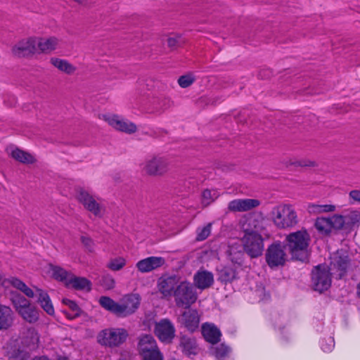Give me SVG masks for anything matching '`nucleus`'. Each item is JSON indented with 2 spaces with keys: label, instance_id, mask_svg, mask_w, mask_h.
<instances>
[{
  "label": "nucleus",
  "instance_id": "bb28decb",
  "mask_svg": "<svg viewBox=\"0 0 360 360\" xmlns=\"http://www.w3.org/2000/svg\"><path fill=\"white\" fill-rule=\"evenodd\" d=\"M66 286L79 290L89 291L91 289V283L89 280L84 277H77L72 274L68 280Z\"/></svg>",
  "mask_w": 360,
  "mask_h": 360
},
{
  "label": "nucleus",
  "instance_id": "dca6fc26",
  "mask_svg": "<svg viewBox=\"0 0 360 360\" xmlns=\"http://www.w3.org/2000/svg\"><path fill=\"white\" fill-rule=\"evenodd\" d=\"M260 201L257 199H236L229 202L228 209L231 212H243L257 207Z\"/></svg>",
  "mask_w": 360,
  "mask_h": 360
},
{
  "label": "nucleus",
  "instance_id": "37998d69",
  "mask_svg": "<svg viewBox=\"0 0 360 360\" xmlns=\"http://www.w3.org/2000/svg\"><path fill=\"white\" fill-rule=\"evenodd\" d=\"M346 228H351L354 224L360 222V213L357 211H354L349 214L345 216Z\"/></svg>",
  "mask_w": 360,
  "mask_h": 360
},
{
  "label": "nucleus",
  "instance_id": "8fccbe9b",
  "mask_svg": "<svg viewBox=\"0 0 360 360\" xmlns=\"http://www.w3.org/2000/svg\"><path fill=\"white\" fill-rule=\"evenodd\" d=\"M295 166H300V167H313L315 165L314 162L309 161V160H299L296 161L292 163Z\"/></svg>",
  "mask_w": 360,
  "mask_h": 360
},
{
  "label": "nucleus",
  "instance_id": "20e7f679",
  "mask_svg": "<svg viewBox=\"0 0 360 360\" xmlns=\"http://www.w3.org/2000/svg\"><path fill=\"white\" fill-rule=\"evenodd\" d=\"M11 301L15 311L23 320L30 323H36L39 320L38 310L25 297L18 293H13Z\"/></svg>",
  "mask_w": 360,
  "mask_h": 360
},
{
  "label": "nucleus",
  "instance_id": "6e6552de",
  "mask_svg": "<svg viewBox=\"0 0 360 360\" xmlns=\"http://www.w3.org/2000/svg\"><path fill=\"white\" fill-rule=\"evenodd\" d=\"M128 333L123 328H108L103 330L98 336L101 345L117 347L122 344L127 339Z\"/></svg>",
  "mask_w": 360,
  "mask_h": 360
},
{
  "label": "nucleus",
  "instance_id": "b1692460",
  "mask_svg": "<svg viewBox=\"0 0 360 360\" xmlns=\"http://www.w3.org/2000/svg\"><path fill=\"white\" fill-rule=\"evenodd\" d=\"M59 44V39L55 37L37 38V51L49 53L55 51Z\"/></svg>",
  "mask_w": 360,
  "mask_h": 360
},
{
  "label": "nucleus",
  "instance_id": "49530a36",
  "mask_svg": "<svg viewBox=\"0 0 360 360\" xmlns=\"http://www.w3.org/2000/svg\"><path fill=\"white\" fill-rule=\"evenodd\" d=\"M334 340L329 338L328 340H323L321 343V349L323 352H330L334 347Z\"/></svg>",
  "mask_w": 360,
  "mask_h": 360
},
{
  "label": "nucleus",
  "instance_id": "5fc2aeb1",
  "mask_svg": "<svg viewBox=\"0 0 360 360\" xmlns=\"http://www.w3.org/2000/svg\"><path fill=\"white\" fill-rule=\"evenodd\" d=\"M59 360H68V359L65 357V358H61Z\"/></svg>",
  "mask_w": 360,
  "mask_h": 360
},
{
  "label": "nucleus",
  "instance_id": "a211bd4d",
  "mask_svg": "<svg viewBox=\"0 0 360 360\" xmlns=\"http://www.w3.org/2000/svg\"><path fill=\"white\" fill-rule=\"evenodd\" d=\"M108 123L117 130L131 134L136 131V126L134 123L120 118L119 116L113 115L105 117Z\"/></svg>",
  "mask_w": 360,
  "mask_h": 360
},
{
  "label": "nucleus",
  "instance_id": "de8ad7c7",
  "mask_svg": "<svg viewBox=\"0 0 360 360\" xmlns=\"http://www.w3.org/2000/svg\"><path fill=\"white\" fill-rule=\"evenodd\" d=\"M9 282L13 287L15 288L16 289L20 291H22V289L26 285V284L24 282H22L21 280L17 278H11L9 280Z\"/></svg>",
  "mask_w": 360,
  "mask_h": 360
},
{
  "label": "nucleus",
  "instance_id": "ea45409f",
  "mask_svg": "<svg viewBox=\"0 0 360 360\" xmlns=\"http://www.w3.org/2000/svg\"><path fill=\"white\" fill-rule=\"evenodd\" d=\"M212 224L209 223L203 227L197 229V236L195 240L197 241H202L207 239L211 233Z\"/></svg>",
  "mask_w": 360,
  "mask_h": 360
},
{
  "label": "nucleus",
  "instance_id": "a19ab883",
  "mask_svg": "<svg viewBox=\"0 0 360 360\" xmlns=\"http://www.w3.org/2000/svg\"><path fill=\"white\" fill-rule=\"evenodd\" d=\"M126 264V260L123 257H117L112 259L108 264L107 266L112 271H120Z\"/></svg>",
  "mask_w": 360,
  "mask_h": 360
},
{
  "label": "nucleus",
  "instance_id": "f257e3e1",
  "mask_svg": "<svg viewBox=\"0 0 360 360\" xmlns=\"http://www.w3.org/2000/svg\"><path fill=\"white\" fill-rule=\"evenodd\" d=\"M285 241L292 258L300 261L307 259L310 236L305 229L290 233Z\"/></svg>",
  "mask_w": 360,
  "mask_h": 360
},
{
  "label": "nucleus",
  "instance_id": "79ce46f5",
  "mask_svg": "<svg viewBox=\"0 0 360 360\" xmlns=\"http://www.w3.org/2000/svg\"><path fill=\"white\" fill-rule=\"evenodd\" d=\"M99 283L101 285L105 290H111L114 288L115 281L113 277L109 274H105L101 278Z\"/></svg>",
  "mask_w": 360,
  "mask_h": 360
},
{
  "label": "nucleus",
  "instance_id": "6ab92c4d",
  "mask_svg": "<svg viewBox=\"0 0 360 360\" xmlns=\"http://www.w3.org/2000/svg\"><path fill=\"white\" fill-rule=\"evenodd\" d=\"M165 262L163 257L152 256L141 259L136 266L140 272L147 273L162 266Z\"/></svg>",
  "mask_w": 360,
  "mask_h": 360
},
{
  "label": "nucleus",
  "instance_id": "7c9ffc66",
  "mask_svg": "<svg viewBox=\"0 0 360 360\" xmlns=\"http://www.w3.org/2000/svg\"><path fill=\"white\" fill-rule=\"evenodd\" d=\"M62 302L65 305L68 306V308L71 310V312H68L66 310H62V312L66 316L68 319L72 320L81 315L82 311L75 301L64 298L63 299Z\"/></svg>",
  "mask_w": 360,
  "mask_h": 360
},
{
  "label": "nucleus",
  "instance_id": "473e14b6",
  "mask_svg": "<svg viewBox=\"0 0 360 360\" xmlns=\"http://www.w3.org/2000/svg\"><path fill=\"white\" fill-rule=\"evenodd\" d=\"M210 352L217 360H225L230 354L231 348L225 344L221 343L216 346H212L210 348Z\"/></svg>",
  "mask_w": 360,
  "mask_h": 360
},
{
  "label": "nucleus",
  "instance_id": "2eb2a0df",
  "mask_svg": "<svg viewBox=\"0 0 360 360\" xmlns=\"http://www.w3.org/2000/svg\"><path fill=\"white\" fill-rule=\"evenodd\" d=\"M78 201L84 207L96 217H101V206L88 191L80 189L77 195Z\"/></svg>",
  "mask_w": 360,
  "mask_h": 360
},
{
  "label": "nucleus",
  "instance_id": "f3484780",
  "mask_svg": "<svg viewBox=\"0 0 360 360\" xmlns=\"http://www.w3.org/2000/svg\"><path fill=\"white\" fill-rule=\"evenodd\" d=\"M37 38H29L20 41L12 49L13 53L19 56H25L37 51Z\"/></svg>",
  "mask_w": 360,
  "mask_h": 360
},
{
  "label": "nucleus",
  "instance_id": "2f4dec72",
  "mask_svg": "<svg viewBox=\"0 0 360 360\" xmlns=\"http://www.w3.org/2000/svg\"><path fill=\"white\" fill-rule=\"evenodd\" d=\"M98 302L103 309L119 316V303L112 298L108 296H101Z\"/></svg>",
  "mask_w": 360,
  "mask_h": 360
},
{
  "label": "nucleus",
  "instance_id": "0eeeda50",
  "mask_svg": "<svg viewBox=\"0 0 360 360\" xmlns=\"http://www.w3.org/2000/svg\"><path fill=\"white\" fill-rule=\"evenodd\" d=\"M173 296L176 306L185 308H189L198 298L193 285L186 281L179 283L174 291Z\"/></svg>",
  "mask_w": 360,
  "mask_h": 360
},
{
  "label": "nucleus",
  "instance_id": "4c0bfd02",
  "mask_svg": "<svg viewBox=\"0 0 360 360\" xmlns=\"http://www.w3.org/2000/svg\"><path fill=\"white\" fill-rule=\"evenodd\" d=\"M331 224V229L335 230H340L346 228L345 216L340 214H334L329 217Z\"/></svg>",
  "mask_w": 360,
  "mask_h": 360
},
{
  "label": "nucleus",
  "instance_id": "4be33fe9",
  "mask_svg": "<svg viewBox=\"0 0 360 360\" xmlns=\"http://www.w3.org/2000/svg\"><path fill=\"white\" fill-rule=\"evenodd\" d=\"M195 285L201 290L210 287L214 283L213 274L206 270L197 271L193 277Z\"/></svg>",
  "mask_w": 360,
  "mask_h": 360
},
{
  "label": "nucleus",
  "instance_id": "3c124183",
  "mask_svg": "<svg viewBox=\"0 0 360 360\" xmlns=\"http://www.w3.org/2000/svg\"><path fill=\"white\" fill-rule=\"evenodd\" d=\"M167 45L171 49H175L179 46V40L174 37H169L167 39Z\"/></svg>",
  "mask_w": 360,
  "mask_h": 360
},
{
  "label": "nucleus",
  "instance_id": "5701e85b",
  "mask_svg": "<svg viewBox=\"0 0 360 360\" xmlns=\"http://www.w3.org/2000/svg\"><path fill=\"white\" fill-rule=\"evenodd\" d=\"M202 334L208 342L214 345L219 342L221 333L213 323H205L202 326Z\"/></svg>",
  "mask_w": 360,
  "mask_h": 360
},
{
  "label": "nucleus",
  "instance_id": "09e8293b",
  "mask_svg": "<svg viewBox=\"0 0 360 360\" xmlns=\"http://www.w3.org/2000/svg\"><path fill=\"white\" fill-rule=\"evenodd\" d=\"M349 198L360 204V190H352L349 193Z\"/></svg>",
  "mask_w": 360,
  "mask_h": 360
},
{
  "label": "nucleus",
  "instance_id": "39448f33",
  "mask_svg": "<svg viewBox=\"0 0 360 360\" xmlns=\"http://www.w3.org/2000/svg\"><path fill=\"white\" fill-rule=\"evenodd\" d=\"M241 241L244 251L251 258H257L262 255L264 240L257 230H245Z\"/></svg>",
  "mask_w": 360,
  "mask_h": 360
},
{
  "label": "nucleus",
  "instance_id": "c756f323",
  "mask_svg": "<svg viewBox=\"0 0 360 360\" xmlns=\"http://www.w3.org/2000/svg\"><path fill=\"white\" fill-rule=\"evenodd\" d=\"M50 63L60 71L63 72L68 75H72L76 70V68L74 65L64 59L53 57L50 59Z\"/></svg>",
  "mask_w": 360,
  "mask_h": 360
},
{
  "label": "nucleus",
  "instance_id": "c85d7f7f",
  "mask_svg": "<svg viewBox=\"0 0 360 360\" xmlns=\"http://www.w3.org/2000/svg\"><path fill=\"white\" fill-rule=\"evenodd\" d=\"M37 292L38 295V302L40 304L42 309L48 314L53 315L54 314V308L47 292L39 288H37Z\"/></svg>",
  "mask_w": 360,
  "mask_h": 360
},
{
  "label": "nucleus",
  "instance_id": "9b49d317",
  "mask_svg": "<svg viewBox=\"0 0 360 360\" xmlns=\"http://www.w3.org/2000/svg\"><path fill=\"white\" fill-rule=\"evenodd\" d=\"M348 255L342 251H337L330 257V263L328 269L331 274L336 276V278L341 279L347 273L349 264Z\"/></svg>",
  "mask_w": 360,
  "mask_h": 360
},
{
  "label": "nucleus",
  "instance_id": "f03ea898",
  "mask_svg": "<svg viewBox=\"0 0 360 360\" xmlns=\"http://www.w3.org/2000/svg\"><path fill=\"white\" fill-rule=\"evenodd\" d=\"M270 214L274 224L279 229H291L298 223L297 212L290 204L274 207Z\"/></svg>",
  "mask_w": 360,
  "mask_h": 360
},
{
  "label": "nucleus",
  "instance_id": "c9c22d12",
  "mask_svg": "<svg viewBox=\"0 0 360 360\" xmlns=\"http://www.w3.org/2000/svg\"><path fill=\"white\" fill-rule=\"evenodd\" d=\"M51 269L52 271L53 277L56 280L63 282L66 285L72 274L58 266H51Z\"/></svg>",
  "mask_w": 360,
  "mask_h": 360
},
{
  "label": "nucleus",
  "instance_id": "e433bc0d",
  "mask_svg": "<svg viewBox=\"0 0 360 360\" xmlns=\"http://www.w3.org/2000/svg\"><path fill=\"white\" fill-rule=\"evenodd\" d=\"M219 195L217 190L205 189L202 193V203L207 206L214 202Z\"/></svg>",
  "mask_w": 360,
  "mask_h": 360
},
{
  "label": "nucleus",
  "instance_id": "864d4df0",
  "mask_svg": "<svg viewBox=\"0 0 360 360\" xmlns=\"http://www.w3.org/2000/svg\"><path fill=\"white\" fill-rule=\"evenodd\" d=\"M356 294H357V296L360 298V281L356 287Z\"/></svg>",
  "mask_w": 360,
  "mask_h": 360
},
{
  "label": "nucleus",
  "instance_id": "4468645a",
  "mask_svg": "<svg viewBox=\"0 0 360 360\" xmlns=\"http://www.w3.org/2000/svg\"><path fill=\"white\" fill-rule=\"evenodd\" d=\"M177 319V322L191 332L195 331L200 323V316L196 309L187 308Z\"/></svg>",
  "mask_w": 360,
  "mask_h": 360
},
{
  "label": "nucleus",
  "instance_id": "a878e982",
  "mask_svg": "<svg viewBox=\"0 0 360 360\" xmlns=\"http://www.w3.org/2000/svg\"><path fill=\"white\" fill-rule=\"evenodd\" d=\"M8 155L15 160L24 163L32 164L34 162V158L29 153L20 150L18 148L11 147L7 149Z\"/></svg>",
  "mask_w": 360,
  "mask_h": 360
},
{
  "label": "nucleus",
  "instance_id": "423d86ee",
  "mask_svg": "<svg viewBox=\"0 0 360 360\" xmlns=\"http://www.w3.org/2000/svg\"><path fill=\"white\" fill-rule=\"evenodd\" d=\"M138 350L143 360H164L155 339L150 335L140 338Z\"/></svg>",
  "mask_w": 360,
  "mask_h": 360
},
{
  "label": "nucleus",
  "instance_id": "9d476101",
  "mask_svg": "<svg viewBox=\"0 0 360 360\" xmlns=\"http://www.w3.org/2000/svg\"><path fill=\"white\" fill-rule=\"evenodd\" d=\"M311 281L314 290L322 292L331 285V274L323 264L315 266L311 271Z\"/></svg>",
  "mask_w": 360,
  "mask_h": 360
},
{
  "label": "nucleus",
  "instance_id": "a18cd8bd",
  "mask_svg": "<svg viewBox=\"0 0 360 360\" xmlns=\"http://www.w3.org/2000/svg\"><path fill=\"white\" fill-rule=\"evenodd\" d=\"M80 240L83 245L89 252H92L94 251L95 243L92 238L87 236H82Z\"/></svg>",
  "mask_w": 360,
  "mask_h": 360
},
{
  "label": "nucleus",
  "instance_id": "412c9836",
  "mask_svg": "<svg viewBox=\"0 0 360 360\" xmlns=\"http://www.w3.org/2000/svg\"><path fill=\"white\" fill-rule=\"evenodd\" d=\"M179 285V279L176 276L162 277L158 282V288L160 292L165 296L174 295V291Z\"/></svg>",
  "mask_w": 360,
  "mask_h": 360
},
{
  "label": "nucleus",
  "instance_id": "72a5a7b5",
  "mask_svg": "<svg viewBox=\"0 0 360 360\" xmlns=\"http://www.w3.org/2000/svg\"><path fill=\"white\" fill-rule=\"evenodd\" d=\"M236 276V271L229 266H224L218 271V280L224 283L231 282Z\"/></svg>",
  "mask_w": 360,
  "mask_h": 360
},
{
  "label": "nucleus",
  "instance_id": "7ed1b4c3",
  "mask_svg": "<svg viewBox=\"0 0 360 360\" xmlns=\"http://www.w3.org/2000/svg\"><path fill=\"white\" fill-rule=\"evenodd\" d=\"M141 165L142 170L147 174L162 176L169 170L171 160L167 156L153 155L148 156Z\"/></svg>",
  "mask_w": 360,
  "mask_h": 360
},
{
  "label": "nucleus",
  "instance_id": "1a4fd4ad",
  "mask_svg": "<svg viewBox=\"0 0 360 360\" xmlns=\"http://www.w3.org/2000/svg\"><path fill=\"white\" fill-rule=\"evenodd\" d=\"M285 246L281 242L276 241L268 246L265 259L270 268L283 266L287 260V255L285 252Z\"/></svg>",
  "mask_w": 360,
  "mask_h": 360
},
{
  "label": "nucleus",
  "instance_id": "603ef678",
  "mask_svg": "<svg viewBox=\"0 0 360 360\" xmlns=\"http://www.w3.org/2000/svg\"><path fill=\"white\" fill-rule=\"evenodd\" d=\"M21 292H22L26 296L30 298H32L34 296V291L27 285L25 286V288L22 289Z\"/></svg>",
  "mask_w": 360,
  "mask_h": 360
},
{
  "label": "nucleus",
  "instance_id": "aec40b11",
  "mask_svg": "<svg viewBox=\"0 0 360 360\" xmlns=\"http://www.w3.org/2000/svg\"><path fill=\"white\" fill-rule=\"evenodd\" d=\"M179 347L181 352L188 356L196 355L199 351L195 338L186 335H181Z\"/></svg>",
  "mask_w": 360,
  "mask_h": 360
},
{
  "label": "nucleus",
  "instance_id": "58836bf2",
  "mask_svg": "<svg viewBox=\"0 0 360 360\" xmlns=\"http://www.w3.org/2000/svg\"><path fill=\"white\" fill-rule=\"evenodd\" d=\"M335 210V206L333 205H309V211L310 212L321 213L333 212Z\"/></svg>",
  "mask_w": 360,
  "mask_h": 360
},
{
  "label": "nucleus",
  "instance_id": "f704fd0d",
  "mask_svg": "<svg viewBox=\"0 0 360 360\" xmlns=\"http://www.w3.org/2000/svg\"><path fill=\"white\" fill-rule=\"evenodd\" d=\"M314 226L320 233L325 235L330 233L332 231L329 217H318L315 221Z\"/></svg>",
  "mask_w": 360,
  "mask_h": 360
},
{
  "label": "nucleus",
  "instance_id": "cd10ccee",
  "mask_svg": "<svg viewBox=\"0 0 360 360\" xmlns=\"http://www.w3.org/2000/svg\"><path fill=\"white\" fill-rule=\"evenodd\" d=\"M13 322V311L8 307L0 305V330L10 328Z\"/></svg>",
  "mask_w": 360,
  "mask_h": 360
},
{
  "label": "nucleus",
  "instance_id": "f8f14e48",
  "mask_svg": "<svg viewBox=\"0 0 360 360\" xmlns=\"http://www.w3.org/2000/svg\"><path fill=\"white\" fill-rule=\"evenodd\" d=\"M175 327L168 319H162L155 325V334L159 340L165 343L172 342L175 337Z\"/></svg>",
  "mask_w": 360,
  "mask_h": 360
},
{
  "label": "nucleus",
  "instance_id": "c03bdc74",
  "mask_svg": "<svg viewBox=\"0 0 360 360\" xmlns=\"http://www.w3.org/2000/svg\"><path fill=\"white\" fill-rule=\"evenodd\" d=\"M194 82L195 77L191 75H182L178 79V84L182 88L190 86Z\"/></svg>",
  "mask_w": 360,
  "mask_h": 360
},
{
  "label": "nucleus",
  "instance_id": "393cba45",
  "mask_svg": "<svg viewBox=\"0 0 360 360\" xmlns=\"http://www.w3.org/2000/svg\"><path fill=\"white\" fill-rule=\"evenodd\" d=\"M39 342V335L34 328H29L24 333L22 338V344L30 350L38 347Z\"/></svg>",
  "mask_w": 360,
  "mask_h": 360
},
{
  "label": "nucleus",
  "instance_id": "ddd939ff",
  "mask_svg": "<svg viewBox=\"0 0 360 360\" xmlns=\"http://www.w3.org/2000/svg\"><path fill=\"white\" fill-rule=\"evenodd\" d=\"M141 297L139 294H127L121 300L119 304V316L126 317L134 314L139 307Z\"/></svg>",
  "mask_w": 360,
  "mask_h": 360
}]
</instances>
